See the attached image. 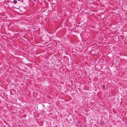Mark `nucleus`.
I'll return each instance as SVG.
<instances>
[{
  "instance_id": "1",
  "label": "nucleus",
  "mask_w": 127,
  "mask_h": 127,
  "mask_svg": "<svg viewBox=\"0 0 127 127\" xmlns=\"http://www.w3.org/2000/svg\"><path fill=\"white\" fill-rule=\"evenodd\" d=\"M102 89V90H105L106 89L105 88V85H103L102 86H101Z\"/></svg>"
},
{
  "instance_id": "2",
  "label": "nucleus",
  "mask_w": 127,
  "mask_h": 127,
  "mask_svg": "<svg viewBox=\"0 0 127 127\" xmlns=\"http://www.w3.org/2000/svg\"><path fill=\"white\" fill-rule=\"evenodd\" d=\"M13 1L14 2V3L15 4H16L17 3V1L16 0H13Z\"/></svg>"
}]
</instances>
